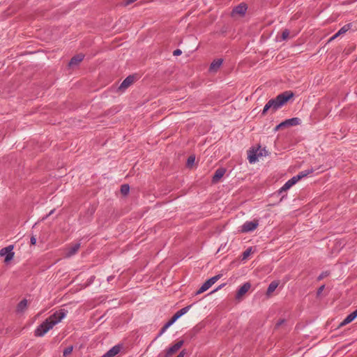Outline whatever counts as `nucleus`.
I'll return each instance as SVG.
<instances>
[{
	"instance_id": "a211bd4d",
	"label": "nucleus",
	"mask_w": 357,
	"mask_h": 357,
	"mask_svg": "<svg viewBox=\"0 0 357 357\" xmlns=\"http://www.w3.org/2000/svg\"><path fill=\"white\" fill-rule=\"evenodd\" d=\"M357 317V309L349 314L339 325V328L343 327L344 326L349 324Z\"/></svg>"
},
{
	"instance_id": "7ed1b4c3",
	"label": "nucleus",
	"mask_w": 357,
	"mask_h": 357,
	"mask_svg": "<svg viewBox=\"0 0 357 357\" xmlns=\"http://www.w3.org/2000/svg\"><path fill=\"white\" fill-rule=\"evenodd\" d=\"M15 255L14 245H9L0 250V257L3 260V264L6 266H8L12 263L14 260Z\"/></svg>"
},
{
	"instance_id": "412c9836",
	"label": "nucleus",
	"mask_w": 357,
	"mask_h": 357,
	"mask_svg": "<svg viewBox=\"0 0 357 357\" xmlns=\"http://www.w3.org/2000/svg\"><path fill=\"white\" fill-rule=\"evenodd\" d=\"M278 286V282H276V281L272 282L269 284V286H268V287L267 289L266 294L268 296L271 295L273 293V291L277 289Z\"/></svg>"
},
{
	"instance_id": "39448f33",
	"label": "nucleus",
	"mask_w": 357,
	"mask_h": 357,
	"mask_svg": "<svg viewBox=\"0 0 357 357\" xmlns=\"http://www.w3.org/2000/svg\"><path fill=\"white\" fill-rule=\"evenodd\" d=\"M251 289V284L249 282H245L240 286L236 291L234 298L238 303L241 302L245 297L246 294Z\"/></svg>"
},
{
	"instance_id": "2eb2a0df",
	"label": "nucleus",
	"mask_w": 357,
	"mask_h": 357,
	"mask_svg": "<svg viewBox=\"0 0 357 357\" xmlns=\"http://www.w3.org/2000/svg\"><path fill=\"white\" fill-rule=\"evenodd\" d=\"M183 344V342L182 340H180L175 343L173 346H172L169 349H168L166 351L165 356V357H169L174 354H176L179 349L182 347Z\"/></svg>"
},
{
	"instance_id": "f8f14e48",
	"label": "nucleus",
	"mask_w": 357,
	"mask_h": 357,
	"mask_svg": "<svg viewBox=\"0 0 357 357\" xmlns=\"http://www.w3.org/2000/svg\"><path fill=\"white\" fill-rule=\"evenodd\" d=\"M259 225L257 220L248 221L241 227V232H248L255 230Z\"/></svg>"
},
{
	"instance_id": "9b49d317",
	"label": "nucleus",
	"mask_w": 357,
	"mask_h": 357,
	"mask_svg": "<svg viewBox=\"0 0 357 357\" xmlns=\"http://www.w3.org/2000/svg\"><path fill=\"white\" fill-rule=\"evenodd\" d=\"M223 63V59L221 58H217L213 60V61L211 63L208 71L210 73L215 74L222 67Z\"/></svg>"
},
{
	"instance_id": "6ab92c4d",
	"label": "nucleus",
	"mask_w": 357,
	"mask_h": 357,
	"mask_svg": "<svg viewBox=\"0 0 357 357\" xmlns=\"http://www.w3.org/2000/svg\"><path fill=\"white\" fill-rule=\"evenodd\" d=\"M121 350V345H116L110 349L106 354H105L102 357H114L116 356Z\"/></svg>"
},
{
	"instance_id": "6e6552de",
	"label": "nucleus",
	"mask_w": 357,
	"mask_h": 357,
	"mask_svg": "<svg viewBox=\"0 0 357 357\" xmlns=\"http://www.w3.org/2000/svg\"><path fill=\"white\" fill-rule=\"evenodd\" d=\"M220 275H218L214 277H212L211 278L207 280L202 286L201 287L197 290V294H201L208 290L210 287H211L220 278Z\"/></svg>"
},
{
	"instance_id": "423d86ee",
	"label": "nucleus",
	"mask_w": 357,
	"mask_h": 357,
	"mask_svg": "<svg viewBox=\"0 0 357 357\" xmlns=\"http://www.w3.org/2000/svg\"><path fill=\"white\" fill-rule=\"evenodd\" d=\"M52 328V326L50 324L48 320L46 319L35 329L34 335L36 337H42Z\"/></svg>"
},
{
	"instance_id": "c756f323",
	"label": "nucleus",
	"mask_w": 357,
	"mask_h": 357,
	"mask_svg": "<svg viewBox=\"0 0 357 357\" xmlns=\"http://www.w3.org/2000/svg\"><path fill=\"white\" fill-rule=\"evenodd\" d=\"M341 34L339 33V31H337L333 36H332L329 40H328V42H331L332 40H333L334 39H335L336 38H337L338 36H340Z\"/></svg>"
},
{
	"instance_id": "4be33fe9",
	"label": "nucleus",
	"mask_w": 357,
	"mask_h": 357,
	"mask_svg": "<svg viewBox=\"0 0 357 357\" xmlns=\"http://www.w3.org/2000/svg\"><path fill=\"white\" fill-rule=\"evenodd\" d=\"M121 193L123 196H127L130 191V187L128 184H124L121 187Z\"/></svg>"
},
{
	"instance_id": "72a5a7b5",
	"label": "nucleus",
	"mask_w": 357,
	"mask_h": 357,
	"mask_svg": "<svg viewBox=\"0 0 357 357\" xmlns=\"http://www.w3.org/2000/svg\"><path fill=\"white\" fill-rule=\"evenodd\" d=\"M180 53L179 50H177L174 52V54H178Z\"/></svg>"
},
{
	"instance_id": "f03ea898",
	"label": "nucleus",
	"mask_w": 357,
	"mask_h": 357,
	"mask_svg": "<svg viewBox=\"0 0 357 357\" xmlns=\"http://www.w3.org/2000/svg\"><path fill=\"white\" fill-rule=\"evenodd\" d=\"M268 155L265 147L259 144H255L247 151V158L250 164H254Z\"/></svg>"
},
{
	"instance_id": "c85d7f7f",
	"label": "nucleus",
	"mask_w": 357,
	"mask_h": 357,
	"mask_svg": "<svg viewBox=\"0 0 357 357\" xmlns=\"http://www.w3.org/2000/svg\"><path fill=\"white\" fill-rule=\"evenodd\" d=\"M72 350H73L72 347L67 348L66 349H65V351L63 352V355L64 356L69 355L72 352Z\"/></svg>"
},
{
	"instance_id": "473e14b6",
	"label": "nucleus",
	"mask_w": 357,
	"mask_h": 357,
	"mask_svg": "<svg viewBox=\"0 0 357 357\" xmlns=\"http://www.w3.org/2000/svg\"><path fill=\"white\" fill-rule=\"evenodd\" d=\"M184 356H185V352L183 351L180 352L179 354L176 357H184Z\"/></svg>"
},
{
	"instance_id": "2f4dec72",
	"label": "nucleus",
	"mask_w": 357,
	"mask_h": 357,
	"mask_svg": "<svg viewBox=\"0 0 357 357\" xmlns=\"http://www.w3.org/2000/svg\"><path fill=\"white\" fill-rule=\"evenodd\" d=\"M31 245H36V238L35 237H31Z\"/></svg>"
},
{
	"instance_id": "7c9ffc66",
	"label": "nucleus",
	"mask_w": 357,
	"mask_h": 357,
	"mask_svg": "<svg viewBox=\"0 0 357 357\" xmlns=\"http://www.w3.org/2000/svg\"><path fill=\"white\" fill-rule=\"evenodd\" d=\"M341 34L339 33V31H337L333 36H332L329 40H328V42H331L332 40H333L334 39H335L336 38H337L338 36H340Z\"/></svg>"
},
{
	"instance_id": "0eeeda50",
	"label": "nucleus",
	"mask_w": 357,
	"mask_h": 357,
	"mask_svg": "<svg viewBox=\"0 0 357 357\" xmlns=\"http://www.w3.org/2000/svg\"><path fill=\"white\" fill-rule=\"evenodd\" d=\"M304 175H297L292 177L288 181H287L278 190L280 194L283 193L284 192L287 191L290 189L294 185H295L297 182H298Z\"/></svg>"
},
{
	"instance_id": "cd10ccee",
	"label": "nucleus",
	"mask_w": 357,
	"mask_h": 357,
	"mask_svg": "<svg viewBox=\"0 0 357 357\" xmlns=\"http://www.w3.org/2000/svg\"><path fill=\"white\" fill-rule=\"evenodd\" d=\"M324 285H321L318 289H317V294L318 296H319L321 293L323 292V291L324 290Z\"/></svg>"
},
{
	"instance_id": "9d476101",
	"label": "nucleus",
	"mask_w": 357,
	"mask_h": 357,
	"mask_svg": "<svg viewBox=\"0 0 357 357\" xmlns=\"http://www.w3.org/2000/svg\"><path fill=\"white\" fill-rule=\"evenodd\" d=\"M301 123V120L298 119V118H292V119H287L282 123H280V124H278L275 130L276 131L280 130V129H283V128H289V127H291V126H298Z\"/></svg>"
},
{
	"instance_id": "20e7f679",
	"label": "nucleus",
	"mask_w": 357,
	"mask_h": 357,
	"mask_svg": "<svg viewBox=\"0 0 357 357\" xmlns=\"http://www.w3.org/2000/svg\"><path fill=\"white\" fill-rule=\"evenodd\" d=\"M248 10V5L245 2H241L233 8L231 16L235 20L241 19L245 16Z\"/></svg>"
},
{
	"instance_id": "a878e982",
	"label": "nucleus",
	"mask_w": 357,
	"mask_h": 357,
	"mask_svg": "<svg viewBox=\"0 0 357 357\" xmlns=\"http://www.w3.org/2000/svg\"><path fill=\"white\" fill-rule=\"evenodd\" d=\"M350 29V25L349 24H347L345 26H344L343 27H342L338 31H339V33H340L341 35L345 33L346 32H347Z\"/></svg>"
},
{
	"instance_id": "bb28decb",
	"label": "nucleus",
	"mask_w": 357,
	"mask_h": 357,
	"mask_svg": "<svg viewBox=\"0 0 357 357\" xmlns=\"http://www.w3.org/2000/svg\"><path fill=\"white\" fill-rule=\"evenodd\" d=\"M289 31L288 30H284L282 31V38L283 40H286L289 38Z\"/></svg>"
},
{
	"instance_id": "4468645a",
	"label": "nucleus",
	"mask_w": 357,
	"mask_h": 357,
	"mask_svg": "<svg viewBox=\"0 0 357 357\" xmlns=\"http://www.w3.org/2000/svg\"><path fill=\"white\" fill-rule=\"evenodd\" d=\"M189 307L182 308L178 310L169 320V321L163 327V331L166 330L169 326H171L177 319L185 314L188 311Z\"/></svg>"
},
{
	"instance_id": "f257e3e1",
	"label": "nucleus",
	"mask_w": 357,
	"mask_h": 357,
	"mask_svg": "<svg viewBox=\"0 0 357 357\" xmlns=\"http://www.w3.org/2000/svg\"><path fill=\"white\" fill-rule=\"evenodd\" d=\"M293 97V93L286 91L278 95L275 98L270 100L264 106L262 114L266 115L269 109L275 112L279 108L284 105Z\"/></svg>"
},
{
	"instance_id": "aec40b11",
	"label": "nucleus",
	"mask_w": 357,
	"mask_h": 357,
	"mask_svg": "<svg viewBox=\"0 0 357 357\" xmlns=\"http://www.w3.org/2000/svg\"><path fill=\"white\" fill-rule=\"evenodd\" d=\"M225 170L223 169H218L213 177V182L216 183L218 182L225 174Z\"/></svg>"
},
{
	"instance_id": "dca6fc26",
	"label": "nucleus",
	"mask_w": 357,
	"mask_h": 357,
	"mask_svg": "<svg viewBox=\"0 0 357 357\" xmlns=\"http://www.w3.org/2000/svg\"><path fill=\"white\" fill-rule=\"evenodd\" d=\"M135 80V77L133 75L127 77L121 84L119 89L121 91H124L125 89L130 86L132 84H133Z\"/></svg>"
},
{
	"instance_id": "1a4fd4ad",
	"label": "nucleus",
	"mask_w": 357,
	"mask_h": 357,
	"mask_svg": "<svg viewBox=\"0 0 357 357\" xmlns=\"http://www.w3.org/2000/svg\"><path fill=\"white\" fill-rule=\"evenodd\" d=\"M66 317L64 310H61L55 312L52 315L49 317L47 319L50 324L54 327L56 324L59 323Z\"/></svg>"
},
{
	"instance_id": "f3484780",
	"label": "nucleus",
	"mask_w": 357,
	"mask_h": 357,
	"mask_svg": "<svg viewBox=\"0 0 357 357\" xmlns=\"http://www.w3.org/2000/svg\"><path fill=\"white\" fill-rule=\"evenodd\" d=\"M29 305V300H27L26 298H23L18 303V304L16 307L17 312L19 313L24 312L28 308Z\"/></svg>"
},
{
	"instance_id": "b1692460",
	"label": "nucleus",
	"mask_w": 357,
	"mask_h": 357,
	"mask_svg": "<svg viewBox=\"0 0 357 357\" xmlns=\"http://www.w3.org/2000/svg\"><path fill=\"white\" fill-rule=\"evenodd\" d=\"M195 165V156L190 155L187 160V167L189 168H192Z\"/></svg>"
},
{
	"instance_id": "393cba45",
	"label": "nucleus",
	"mask_w": 357,
	"mask_h": 357,
	"mask_svg": "<svg viewBox=\"0 0 357 357\" xmlns=\"http://www.w3.org/2000/svg\"><path fill=\"white\" fill-rule=\"evenodd\" d=\"M253 253L251 248L245 250L242 254V260H246Z\"/></svg>"
},
{
	"instance_id": "ddd939ff",
	"label": "nucleus",
	"mask_w": 357,
	"mask_h": 357,
	"mask_svg": "<svg viewBox=\"0 0 357 357\" xmlns=\"http://www.w3.org/2000/svg\"><path fill=\"white\" fill-rule=\"evenodd\" d=\"M84 54L79 53L75 56H73L68 63V66L70 68H73L75 67L78 66L84 60Z\"/></svg>"
},
{
	"instance_id": "5701e85b",
	"label": "nucleus",
	"mask_w": 357,
	"mask_h": 357,
	"mask_svg": "<svg viewBox=\"0 0 357 357\" xmlns=\"http://www.w3.org/2000/svg\"><path fill=\"white\" fill-rule=\"evenodd\" d=\"M79 245H78V244L74 245L72 247L69 248L68 251V255L71 256V255H74L75 253L77 252V251L79 250Z\"/></svg>"
}]
</instances>
